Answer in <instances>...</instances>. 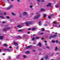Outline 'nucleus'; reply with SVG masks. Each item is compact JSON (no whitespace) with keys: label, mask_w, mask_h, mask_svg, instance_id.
Returning <instances> with one entry per match:
<instances>
[{"label":"nucleus","mask_w":60,"mask_h":60,"mask_svg":"<svg viewBox=\"0 0 60 60\" xmlns=\"http://www.w3.org/2000/svg\"><path fill=\"white\" fill-rule=\"evenodd\" d=\"M30 8H32V7H33V6H30Z\"/></svg>","instance_id":"58836bf2"},{"label":"nucleus","mask_w":60,"mask_h":60,"mask_svg":"<svg viewBox=\"0 0 60 60\" xmlns=\"http://www.w3.org/2000/svg\"><path fill=\"white\" fill-rule=\"evenodd\" d=\"M32 24V22H28L25 23V25H30Z\"/></svg>","instance_id":"f03ea898"},{"label":"nucleus","mask_w":60,"mask_h":60,"mask_svg":"<svg viewBox=\"0 0 60 60\" xmlns=\"http://www.w3.org/2000/svg\"><path fill=\"white\" fill-rule=\"evenodd\" d=\"M56 36H57V35H52L49 37V39H51V38H52L55 37H56Z\"/></svg>","instance_id":"20e7f679"},{"label":"nucleus","mask_w":60,"mask_h":60,"mask_svg":"<svg viewBox=\"0 0 60 60\" xmlns=\"http://www.w3.org/2000/svg\"><path fill=\"white\" fill-rule=\"evenodd\" d=\"M32 30L33 31H34L35 30V28H33L32 29Z\"/></svg>","instance_id":"b1692460"},{"label":"nucleus","mask_w":60,"mask_h":60,"mask_svg":"<svg viewBox=\"0 0 60 60\" xmlns=\"http://www.w3.org/2000/svg\"><path fill=\"white\" fill-rule=\"evenodd\" d=\"M34 44H35V43L34 42L33 43Z\"/></svg>","instance_id":"13d9d810"},{"label":"nucleus","mask_w":60,"mask_h":60,"mask_svg":"<svg viewBox=\"0 0 60 60\" xmlns=\"http://www.w3.org/2000/svg\"><path fill=\"white\" fill-rule=\"evenodd\" d=\"M28 29L29 30H31V28H30Z\"/></svg>","instance_id":"8fccbe9b"},{"label":"nucleus","mask_w":60,"mask_h":60,"mask_svg":"<svg viewBox=\"0 0 60 60\" xmlns=\"http://www.w3.org/2000/svg\"><path fill=\"white\" fill-rule=\"evenodd\" d=\"M43 34V33L42 32L40 34H41V35H42V34Z\"/></svg>","instance_id":"72a5a7b5"},{"label":"nucleus","mask_w":60,"mask_h":60,"mask_svg":"<svg viewBox=\"0 0 60 60\" xmlns=\"http://www.w3.org/2000/svg\"><path fill=\"white\" fill-rule=\"evenodd\" d=\"M37 1L38 2H40V0H38Z\"/></svg>","instance_id":"de8ad7c7"},{"label":"nucleus","mask_w":60,"mask_h":60,"mask_svg":"<svg viewBox=\"0 0 60 60\" xmlns=\"http://www.w3.org/2000/svg\"><path fill=\"white\" fill-rule=\"evenodd\" d=\"M48 5L49 6H50L51 5V3H49L48 4Z\"/></svg>","instance_id":"a878e982"},{"label":"nucleus","mask_w":60,"mask_h":60,"mask_svg":"<svg viewBox=\"0 0 60 60\" xmlns=\"http://www.w3.org/2000/svg\"><path fill=\"white\" fill-rule=\"evenodd\" d=\"M49 58V56H46V57H45V59H46V60H47V59H48V58Z\"/></svg>","instance_id":"4468645a"},{"label":"nucleus","mask_w":60,"mask_h":60,"mask_svg":"<svg viewBox=\"0 0 60 60\" xmlns=\"http://www.w3.org/2000/svg\"><path fill=\"white\" fill-rule=\"evenodd\" d=\"M0 18H2L3 19H5L4 17L2 16H0Z\"/></svg>","instance_id":"9b49d317"},{"label":"nucleus","mask_w":60,"mask_h":60,"mask_svg":"<svg viewBox=\"0 0 60 60\" xmlns=\"http://www.w3.org/2000/svg\"><path fill=\"white\" fill-rule=\"evenodd\" d=\"M20 18H21L22 17V15H21V14H20Z\"/></svg>","instance_id":"473e14b6"},{"label":"nucleus","mask_w":60,"mask_h":60,"mask_svg":"<svg viewBox=\"0 0 60 60\" xmlns=\"http://www.w3.org/2000/svg\"><path fill=\"white\" fill-rule=\"evenodd\" d=\"M27 34H30V32H27Z\"/></svg>","instance_id":"3c124183"},{"label":"nucleus","mask_w":60,"mask_h":60,"mask_svg":"<svg viewBox=\"0 0 60 60\" xmlns=\"http://www.w3.org/2000/svg\"><path fill=\"white\" fill-rule=\"evenodd\" d=\"M18 2H20V0H18Z\"/></svg>","instance_id":"a19ab883"},{"label":"nucleus","mask_w":60,"mask_h":60,"mask_svg":"<svg viewBox=\"0 0 60 60\" xmlns=\"http://www.w3.org/2000/svg\"><path fill=\"white\" fill-rule=\"evenodd\" d=\"M22 31V30H19V32H20V31Z\"/></svg>","instance_id":"ea45409f"},{"label":"nucleus","mask_w":60,"mask_h":60,"mask_svg":"<svg viewBox=\"0 0 60 60\" xmlns=\"http://www.w3.org/2000/svg\"><path fill=\"white\" fill-rule=\"evenodd\" d=\"M35 34H34V35H33V36H35Z\"/></svg>","instance_id":"69168bd1"},{"label":"nucleus","mask_w":60,"mask_h":60,"mask_svg":"<svg viewBox=\"0 0 60 60\" xmlns=\"http://www.w3.org/2000/svg\"><path fill=\"white\" fill-rule=\"evenodd\" d=\"M53 25L54 26H56V21H54L53 22Z\"/></svg>","instance_id":"9d476101"},{"label":"nucleus","mask_w":60,"mask_h":60,"mask_svg":"<svg viewBox=\"0 0 60 60\" xmlns=\"http://www.w3.org/2000/svg\"><path fill=\"white\" fill-rule=\"evenodd\" d=\"M57 49H58L57 48V47H56L55 49V50H57Z\"/></svg>","instance_id":"393cba45"},{"label":"nucleus","mask_w":60,"mask_h":60,"mask_svg":"<svg viewBox=\"0 0 60 60\" xmlns=\"http://www.w3.org/2000/svg\"><path fill=\"white\" fill-rule=\"evenodd\" d=\"M40 10L41 11H45V10L44 9L42 8Z\"/></svg>","instance_id":"f8f14e48"},{"label":"nucleus","mask_w":60,"mask_h":60,"mask_svg":"<svg viewBox=\"0 0 60 60\" xmlns=\"http://www.w3.org/2000/svg\"><path fill=\"white\" fill-rule=\"evenodd\" d=\"M1 51H2V50H1V49H0V52H1Z\"/></svg>","instance_id":"4d7b16f0"},{"label":"nucleus","mask_w":60,"mask_h":60,"mask_svg":"<svg viewBox=\"0 0 60 60\" xmlns=\"http://www.w3.org/2000/svg\"><path fill=\"white\" fill-rule=\"evenodd\" d=\"M17 27H19V28H21V27H22V26L20 25H18V26Z\"/></svg>","instance_id":"ddd939ff"},{"label":"nucleus","mask_w":60,"mask_h":60,"mask_svg":"<svg viewBox=\"0 0 60 60\" xmlns=\"http://www.w3.org/2000/svg\"><path fill=\"white\" fill-rule=\"evenodd\" d=\"M48 18L49 19H51V16H50V15H49L48 16Z\"/></svg>","instance_id":"6ab92c4d"},{"label":"nucleus","mask_w":60,"mask_h":60,"mask_svg":"<svg viewBox=\"0 0 60 60\" xmlns=\"http://www.w3.org/2000/svg\"><path fill=\"white\" fill-rule=\"evenodd\" d=\"M36 39H39V37H36Z\"/></svg>","instance_id":"bb28decb"},{"label":"nucleus","mask_w":60,"mask_h":60,"mask_svg":"<svg viewBox=\"0 0 60 60\" xmlns=\"http://www.w3.org/2000/svg\"><path fill=\"white\" fill-rule=\"evenodd\" d=\"M41 22H39V25H40V26H41Z\"/></svg>","instance_id":"412c9836"},{"label":"nucleus","mask_w":60,"mask_h":60,"mask_svg":"<svg viewBox=\"0 0 60 60\" xmlns=\"http://www.w3.org/2000/svg\"><path fill=\"white\" fill-rule=\"evenodd\" d=\"M41 31H43L44 30V29L43 28H42L41 29Z\"/></svg>","instance_id":"4be33fe9"},{"label":"nucleus","mask_w":60,"mask_h":60,"mask_svg":"<svg viewBox=\"0 0 60 60\" xmlns=\"http://www.w3.org/2000/svg\"><path fill=\"white\" fill-rule=\"evenodd\" d=\"M29 53L30 52L29 51H27L26 52V54H29Z\"/></svg>","instance_id":"2eb2a0df"},{"label":"nucleus","mask_w":60,"mask_h":60,"mask_svg":"<svg viewBox=\"0 0 60 60\" xmlns=\"http://www.w3.org/2000/svg\"><path fill=\"white\" fill-rule=\"evenodd\" d=\"M38 12L36 13L37 15H38L37 16H36L34 17V19H37L38 18H39L40 17L41 15L40 14H38Z\"/></svg>","instance_id":"f257e3e1"},{"label":"nucleus","mask_w":60,"mask_h":60,"mask_svg":"<svg viewBox=\"0 0 60 60\" xmlns=\"http://www.w3.org/2000/svg\"><path fill=\"white\" fill-rule=\"evenodd\" d=\"M2 23H6V22H5V21H3V22H2Z\"/></svg>","instance_id":"c85d7f7f"},{"label":"nucleus","mask_w":60,"mask_h":60,"mask_svg":"<svg viewBox=\"0 0 60 60\" xmlns=\"http://www.w3.org/2000/svg\"><path fill=\"white\" fill-rule=\"evenodd\" d=\"M7 19H10V17H9V16H7Z\"/></svg>","instance_id":"7c9ffc66"},{"label":"nucleus","mask_w":60,"mask_h":60,"mask_svg":"<svg viewBox=\"0 0 60 60\" xmlns=\"http://www.w3.org/2000/svg\"><path fill=\"white\" fill-rule=\"evenodd\" d=\"M48 26V25H47V24H45L44 25V26Z\"/></svg>","instance_id":"c756f323"},{"label":"nucleus","mask_w":60,"mask_h":60,"mask_svg":"<svg viewBox=\"0 0 60 60\" xmlns=\"http://www.w3.org/2000/svg\"><path fill=\"white\" fill-rule=\"evenodd\" d=\"M24 15H26L27 14V13L26 12H24L23 13Z\"/></svg>","instance_id":"a211bd4d"},{"label":"nucleus","mask_w":60,"mask_h":60,"mask_svg":"<svg viewBox=\"0 0 60 60\" xmlns=\"http://www.w3.org/2000/svg\"><path fill=\"white\" fill-rule=\"evenodd\" d=\"M45 45H47V44L46 43Z\"/></svg>","instance_id":"774afa93"},{"label":"nucleus","mask_w":60,"mask_h":60,"mask_svg":"<svg viewBox=\"0 0 60 60\" xmlns=\"http://www.w3.org/2000/svg\"><path fill=\"white\" fill-rule=\"evenodd\" d=\"M18 38H22V37H20V36H18Z\"/></svg>","instance_id":"e433bc0d"},{"label":"nucleus","mask_w":60,"mask_h":60,"mask_svg":"<svg viewBox=\"0 0 60 60\" xmlns=\"http://www.w3.org/2000/svg\"><path fill=\"white\" fill-rule=\"evenodd\" d=\"M31 47H32V46L31 45L27 46L25 48V49H29V48H31Z\"/></svg>","instance_id":"423d86ee"},{"label":"nucleus","mask_w":60,"mask_h":60,"mask_svg":"<svg viewBox=\"0 0 60 60\" xmlns=\"http://www.w3.org/2000/svg\"><path fill=\"white\" fill-rule=\"evenodd\" d=\"M47 7H49V6L48 5L47 6Z\"/></svg>","instance_id":"5fc2aeb1"},{"label":"nucleus","mask_w":60,"mask_h":60,"mask_svg":"<svg viewBox=\"0 0 60 60\" xmlns=\"http://www.w3.org/2000/svg\"><path fill=\"white\" fill-rule=\"evenodd\" d=\"M52 42L53 43H55V41H52Z\"/></svg>","instance_id":"cd10ccee"},{"label":"nucleus","mask_w":60,"mask_h":60,"mask_svg":"<svg viewBox=\"0 0 60 60\" xmlns=\"http://www.w3.org/2000/svg\"><path fill=\"white\" fill-rule=\"evenodd\" d=\"M4 39V37L3 36H0V40H2Z\"/></svg>","instance_id":"1a4fd4ad"},{"label":"nucleus","mask_w":60,"mask_h":60,"mask_svg":"<svg viewBox=\"0 0 60 60\" xmlns=\"http://www.w3.org/2000/svg\"><path fill=\"white\" fill-rule=\"evenodd\" d=\"M12 7H13V5H10L6 9H7V10H10V9H11Z\"/></svg>","instance_id":"7ed1b4c3"},{"label":"nucleus","mask_w":60,"mask_h":60,"mask_svg":"<svg viewBox=\"0 0 60 60\" xmlns=\"http://www.w3.org/2000/svg\"><path fill=\"white\" fill-rule=\"evenodd\" d=\"M9 59H10V57H9Z\"/></svg>","instance_id":"338daca9"},{"label":"nucleus","mask_w":60,"mask_h":60,"mask_svg":"<svg viewBox=\"0 0 60 60\" xmlns=\"http://www.w3.org/2000/svg\"><path fill=\"white\" fill-rule=\"evenodd\" d=\"M17 59H19V56H17Z\"/></svg>","instance_id":"49530a36"},{"label":"nucleus","mask_w":60,"mask_h":60,"mask_svg":"<svg viewBox=\"0 0 60 60\" xmlns=\"http://www.w3.org/2000/svg\"><path fill=\"white\" fill-rule=\"evenodd\" d=\"M41 60H43V58H42L41 59Z\"/></svg>","instance_id":"6e6d98bb"},{"label":"nucleus","mask_w":60,"mask_h":60,"mask_svg":"<svg viewBox=\"0 0 60 60\" xmlns=\"http://www.w3.org/2000/svg\"><path fill=\"white\" fill-rule=\"evenodd\" d=\"M10 48H11V46H10Z\"/></svg>","instance_id":"680f3d73"},{"label":"nucleus","mask_w":60,"mask_h":60,"mask_svg":"<svg viewBox=\"0 0 60 60\" xmlns=\"http://www.w3.org/2000/svg\"><path fill=\"white\" fill-rule=\"evenodd\" d=\"M13 44H14V45H15L16 46H17V45H18V43L15 42H14Z\"/></svg>","instance_id":"39448f33"},{"label":"nucleus","mask_w":60,"mask_h":60,"mask_svg":"<svg viewBox=\"0 0 60 60\" xmlns=\"http://www.w3.org/2000/svg\"><path fill=\"white\" fill-rule=\"evenodd\" d=\"M11 0V1H14V0Z\"/></svg>","instance_id":"0e129e2a"},{"label":"nucleus","mask_w":60,"mask_h":60,"mask_svg":"<svg viewBox=\"0 0 60 60\" xmlns=\"http://www.w3.org/2000/svg\"><path fill=\"white\" fill-rule=\"evenodd\" d=\"M12 14L13 15H16V14H14V13L12 12Z\"/></svg>","instance_id":"aec40b11"},{"label":"nucleus","mask_w":60,"mask_h":60,"mask_svg":"<svg viewBox=\"0 0 60 60\" xmlns=\"http://www.w3.org/2000/svg\"><path fill=\"white\" fill-rule=\"evenodd\" d=\"M4 46H6V47H7L8 46V45H7L6 44H4Z\"/></svg>","instance_id":"dca6fc26"},{"label":"nucleus","mask_w":60,"mask_h":60,"mask_svg":"<svg viewBox=\"0 0 60 60\" xmlns=\"http://www.w3.org/2000/svg\"><path fill=\"white\" fill-rule=\"evenodd\" d=\"M46 15L45 14L44 15V17H46Z\"/></svg>","instance_id":"2f4dec72"},{"label":"nucleus","mask_w":60,"mask_h":60,"mask_svg":"<svg viewBox=\"0 0 60 60\" xmlns=\"http://www.w3.org/2000/svg\"><path fill=\"white\" fill-rule=\"evenodd\" d=\"M45 42H47L46 41H45Z\"/></svg>","instance_id":"bf43d9fd"},{"label":"nucleus","mask_w":60,"mask_h":60,"mask_svg":"<svg viewBox=\"0 0 60 60\" xmlns=\"http://www.w3.org/2000/svg\"><path fill=\"white\" fill-rule=\"evenodd\" d=\"M35 51V50H32V51Z\"/></svg>","instance_id":"09e8293b"},{"label":"nucleus","mask_w":60,"mask_h":60,"mask_svg":"<svg viewBox=\"0 0 60 60\" xmlns=\"http://www.w3.org/2000/svg\"><path fill=\"white\" fill-rule=\"evenodd\" d=\"M4 15H6V13H4Z\"/></svg>","instance_id":"864d4df0"},{"label":"nucleus","mask_w":60,"mask_h":60,"mask_svg":"<svg viewBox=\"0 0 60 60\" xmlns=\"http://www.w3.org/2000/svg\"><path fill=\"white\" fill-rule=\"evenodd\" d=\"M54 16V14H52L51 15V16L52 17V16Z\"/></svg>","instance_id":"c03bdc74"},{"label":"nucleus","mask_w":60,"mask_h":60,"mask_svg":"<svg viewBox=\"0 0 60 60\" xmlns=\"http://www.w3.org/2000/svg\"><path fill=\"white\" fill-rule=\"evenodd\" d=\"M59 42V41H58L57 40H56V43H58Z\"/></svg>","instance_id":"f704fd0d"},{"label":"nucleus","mask_w":60,"mask_h":60,"mask_svg":"<svg viewBox=\"0 0 60 60\" xmlns=\"http://www.w3.org/2000/svg\"><path fill=\"white\" fill-rule=\"evenodd\" d=\"M32 41H34V39H35V38H32Z\"/></svg>","instance_id":"5701e85b"},{"label":"nucleus","mask_w":60,"mask_h":60,"mask_svg":"<svg viewBox=\"0 0 60 60\" xmlns=\"http://www.w3.org/2000/svg\"><path fill=\"white\" fill-rule=\"evenodd\" d=\"M41 40H43V38H42Z\"/></svg>","instance_id":"052dcab7"},{"label":"nucleus","mask_w":60,"mask_h":60,"mask_svg":"<svg viewBox=\"0 0 60 60\" xmlns=\"http://www.w3.org/2000/svg\"><path fill=\"white\" fill-rule=\"evenodd\" d=\"M26 56H23L24 58H26Z\"/></svg>","instance_id":"c9c22d12"},{"label":"nucleus","mask_w":60,"mask_h":60,"mask_svg":"<svg viewBox=\"0 0 60 60\" xmlns=\"http://www.w3.org/2000/svg\"><path fill=\"white\" fill-rule=\"evenodd\" d=\"M10 28H10V27L7 28L6 29H4V31H6V30H7V29H10Z\"/></svg>","instance_id":"6e6552de"},{"label":"nucleus","mask_w":60,"mask_h":60,"mask_svg":"<svg viewBox=\"0 0 60 60\" xmlns=\"http://www.w3.org/2000/svg\"><path fill=\"white\" fill-rule=\"evenodd\" d=\"M38 45L40 46H41V43L40 42H39L38 43Z\"/></svg>","instance_id":"f3484780"},{"label":"nucleus","mask_w":60,"mask_h":60,"mask_svg":"<svg viewBox=\"0 0 60 60\" xmlns=\"http://www.w3.org/2000/svg\"><path fill=\"white\" fill-rule=\"evenodd\" d=\"M4 50H8V52H10L11 51V50L9 49H4Z\"/></svg>","instance_id":"0eeeda50"},{"label":"nucleus","mask_w":60,"mask_h":60,"mask_svg":"<svg viewBox=\"0 0 60 60\" xmlns=\"http://www.w3.org/2000/svg\"><path fill=\"white\" fill-rule=\"evenodd\" d=\"M16 49H19V47L18 46L17 47Z\"/></svg>","instance_id":"4c0bfd02"},{"label":"nucleus","mask_w":60,"mask_h":60,"mask_svg":"<svg viewBox=\"0 0 60 60\" xmlns=\"http://www.w3.org/2000/svg\"><path fill=\"white\" fill-rule=\"evenodd\" d=\"M23 37H25V35L23 36Z\"/></svg>","instance_id":"e2e57ef3"},{"label":"nucleus","mask_w":60,"mask_h":60,"mask_svg":"<svg viewBox=\"0 0 60 60\" xmlns=\"http://www.w3.org/2000/svg\"><path fill=\"white\" fill-rule=\"evenodd\" d=\"M59 6H58V5H57L56 6V8H58V7Z\"/></svg>","instance_id":"79ce46f5"},{"label":"nucleus","mask_w":60,"mask_h":60,"mask_svg":"<svg viewBox=\"0 0 60 60\" xmlns=\"http://www.w3.org/2000/svg\"><path fill=\"white\" fill-rule=\"evenodd\" d=\"M46 48H47V49H49V47H48V46H47L46 47Z\"/></svg>","instance_id":"37998d69"},{"label":"nucleus","mask_w":60,"mask_h":60,"mask_svg":"<svg viewBox=\"0 0 60 60\" xmlns=\"http://www.w3.org/2000/svg\"><path fill=\"white\" fill-rule=\"evenodd\" d=\"M44 0H42V2H43L44 1Z\"/></svg>","instance_id":"a18cd8bd"},{"label":"nucleus","mask_w":60,"mask_h":60,"mask_svg":"<svg viewBox=\"0 0 60 60\" xmlns=\"http://www.w3.org/2000/svg\"><path fill=\"white\" fill-rule=\"evenodd\" d=\"M3 55H5V53H3Z\"/></svg>","instance_id":"603ef678"}]
</instances>
